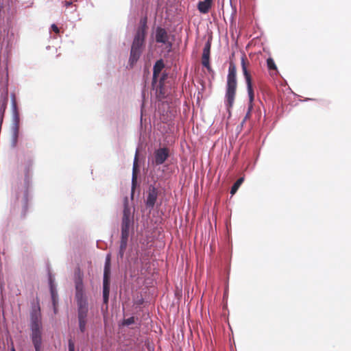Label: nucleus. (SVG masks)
I'll use <instances>...</instances> for the list:
<instances>
[{"instance_id":"f257e3e1","label":"nucleus","mask_w":351,"mask_h":351,"mask_svg":"<svg viewBox=\"0 0 351 351\" xmlns=\"http://www.w3.org/2000/svg\"><path fill=\"white\" fill-rule=\"evenodd\" d=\"M75 299L77 305V319L79 328L81 332H84L86 329L87 315L88 312V304L87 298L84 294L83 285V274L80 268L75 272Z\"/></svg>"},{"instance_id":"f03ea898","label":"nucleus","mask_w":351,"mask_h":351,"mask_svg":"<svg viewBox=\"0 0 351 351\" xmlns=\"http://www.w3.org/2000/svg\"><path fill=\"white\" fill-rule=\"evenodd\" d=\"M30 337L35 351H42L43 323L39 300L32 304L30 312Z\"/></svg>"},{"instance_id":"7ed1b4c3","label":"nucleus","mask_w":351,"mask_h":351,"mask_svg":"<svg viewBox=\"0 0 351 351\" xmlns=\"http://www.w3.org/2000/svg\"><path fill=\"white\" fill-rule=\"evenodd\" d=\"M147 29V18L145 17L141 20L140 25L137 29L132 45L129 60L130 64L131 65H133L134 63H136L141 56L142 47H143L145 43Z\"/></svg>"},{"instance_id":"20e7f679","label":"nucleus","mask_w":351,"mask_h":351,"mask_svg":"<svg viewBox=\"0 0 351 351\" xmlns=\"http://www.w3.org/2000/svg\"><path fill=\"white\" fill-rule=\"evenodd\" d=\"M237 87V68L234 63L233 62H230L228 68L226 92V102L228 111H230V109L234 104Z\"/></svg>"},{"instance_id":"39448f33","label":"nucleus","mask_w":351,"mask_h":351,"mask_svg":"<svg viewBox=\"0 0 351 351\" xmlns=\"http://www.w3.org/2000/svg\"><path fill=\"white\" fill-rule=\"evenodd\" d=\"M248 64H249V62L246 58V56L245 55H243L241 58V67H242V71H243V75L245 77L246 84H247V93H248L249 99H250V106L248 108V111L241 123L242 125L250 117V112H251V110L252 108V103L254 100V90L252 88V77H251L250 72L248 71V70L247 69V65Z\"/></svg>"},{"instance_id":"423d86ee","label":"nucleus","mask_w":351,"mask_h":351,"mask_svg":"<svg viewBox=\"0 0 351 351\" xmlns=\"http://www.w3.org/2000/svg\"><path fill=\"white\" fill-rule=\"evenodd\" d=\"M110 258L107 257V260L104 267V280H103V298L104 302L107 304L108 302L109 293H110Z\"/></svg>"},{"instance_id":"0eeeda50","label":"nucleus","mask_w":351,"mask_h":351,"mask_svg":"<svg viewBox=\"0 0 351 351\" xmlns=\"http://www.w3.org/2000/svg\"><path fill=\"white\" fill-rule=\"evenodd\" d=\"M158 189L154 186L150 185L147 191L145 199V205L147 208L150 209L154 208L158 199Z\"/></svg>"},{"instance_id":"6e6552de","label":"nucleus","mask_w":351,"mask_h":351,"mask_svg":"<svg viewBox=\"0 0 351 351\" xmlns=\"http://www.w3.org/2000/svg\"><path fill=\"white\" fill-rule=\"evenodd\" d=\"M131 223L130 209L127 205H125L121 222V231H130Z\"/></svg>"},{"instance_id":"1a4fd4ad","label":"nucleus","mask_w":351,"mask_h":351,"mask_svg":"<svg viewBox=\"0 0 351 351\" xmlns=\"http://www.w3.org/2000/svg\"><path fill=\"white\" fill-rule=\"evenodd\" d=\"M154 163L160 165L165 162L169 157V149L167 148H160L155 152Z\"/></svg>"},{"instance_id":"9d476101","label":"nucleus","mask_w":351,"mask_h":351,"mask_svg":"<svg viewBox=\"0 0 351 351\" xmlns=\"http://www.w3.org/2000/svg\"><path fill=\"white\" fill-rule=\"evenodd\" d=\"M156 41L158 43L169 44V46L171 47V43L169 42L167 32L160 27H157L156 30Z\"/></svg>"},{"instance_id":"9b49d317","label":"nucleus","mask_w":351,"mask_h":351,"mask_svg":"<svg viewBox=\"0 0 351 351\" xmlns=\"http://www.w3.org/2000/svg\"><path fill=\"white\" fill-rule=\"evenodd\" d=\"M210 47H211V44L209 41H208L206 43V45H204V47L203 49V53H202V64L208 71L210 70V62H209Z\"/></svg>"},{"instance_id":"f8f14e48","label":"nucleus","mask_w":351,"mask_h":351,"mask_svg":"<svg viewBox=\"0 0 351 351\" xmlns=\"http://www.w3.org/2000/svg\"><path fill=\"white\" fill-rule=\"evenodd\" d=\"M165 64L162 60H159L156 61L155 64L154 65L153 69V82L155 83L157 81V78L158 77L161 71L164 68Z\"/></svg>"},{"instance_id":"ddd939ff","label":"nucleus","mask_w":351,"mask_h":351,"mask_svg":"<svg viewBox=\"0 0 351 351\" xmlns=\"http://www.w3.org/2000/svg\"><path fill=\"white\" fill-rule=\"evenodd\" d=\"M212 3L213 0L201 1L197 4V9L199 12L202 14H206L209 12L212 5Z\"/></svg>"},{"instance_id":"4468645a","label":"nucleus","mask_w":351,"mask_h":351,"mask_svg":"<svg viewBox=\"0 0 351 351\" xmlns=\"http://www.w3.org/2000/svg\"><path fill=\"white\" fill-rule=\"evenodd\" d=\"M137 156H138V152H136V154L134 161L133 175H132V190L134 189L136 182V169L137 167V160H138Z\"/></svg>"},{"instance_id":"2eb2a0df","label":"nucleus","mask_w":351,"mask_h":351,"mask_svg":"<svg viewBox=\"0 0 351 351\" xmlns=\"http://www.w3.org/2000/svg\"><path fill=\"white\" fill-rule=\"evenodd\" d=\"M128 246V241H120V247H119V256L121 258H123L125 252Z\"/></svg>"},{"instance_id":"dca6fc26","label":"nucleus","mask_w":351,"mask_h":351,"mask_svg":"<svg viewBox=\"0 0 351 351\" xmlns=\"http://www.w3.org/2000/svg\"><path fill=\"white\" fill-rule=\"evenodd\" d=\"M19 134V127L18 123H16L14 127L13 128V134H12V141H13V145L14 146L17 143Z\"/></svg>"},{"instance_id":"f3484780","label":"nucleus","mask_w":351,"mask_h":351,"mask_svg":"<svg viewBox=\"0 0 351 351\" xmlns=\"http://www.w3.org/2000/svg\"><path fill=\"white\" fill-rule=\"evenodd\" d=\"M243 181V178H240L236 181V182L232 185L231 188L230 193L232 195H234L237 191L238 189L239 188V186H241Z\"/></svg>"},{"instance_id":"a211bd4d","label":"nucleus","mask_w":351,"mask_h":351,"mask_svg":"<svg viewBox=\"0 0 351 351\" xmlns=\"http://www.w3.org/2000/svg\"><path fill=\"white\" fill-rule=\"evenodd\" d=\"M267 66L268 69L270 70V71L271 70H273V71H277L276 65V64L274 62V60L271 58H267Z\"/></svg>"},{"instance_id":"6ab92c4d","label":"nucleus","mask_w":351,"mask_h":351,"mask_svg":"<svg viewBox=\"0 0 351 351\" xmlns=\"http://www.w3.org/2000/svg\"><path fill=\"white\" fill-rule=\"evenodd\" d=\"M129 232L130 231H121V240L128 241L129 238Z\"/></svg>"},{"instance_id":"aec40b11","label":"nucleus","mask_w":351,"mask_h":351,"mask_svg":"<svg viewBox=\"0 0 351 351\" xmlns=\"http://www.w3.org/2000/svg\"><path fill=\"white\" fill-rule=\"evenodd\" d=\"M134 322H135L134 317H129L128 319H124L123 324L125 325V326H129V325H131V324H134Z\"/></svg>"},{"instance_id":"412c9836","label":"nucleus","mask_w":351,"mask_h":351,"mask_svg":"<svg viewBox=\"0 0 351 351\" xmlns=\"http://www.w3.org/2000/svg\"><path fill=\"white\" fill-rule=\"evenodd\" d=\"M12 107H13L15 118H16V119H19V117H18L19 115H18V112H17L16 104V101H15L14 99L12 101Z\"/></svg>"},{"instance_id":"4be33fe9","label":"nucleus","mask_w":351,"mask_h":351,"mask_svg":"<svg viewBox=\"0 0 351 351\" xmlns=\"http://www.w3.org/2000/svg\"><path fill=\"white\" fill-rule=\"evenodd\" d=\"M69 351H75V344L72 339L69 340Z\"/></svg>"},{"instance_id":"5701e85b","label":"nucleus","mask_w":351,"mask_h":351,"mask_svg":"<svg viewBox=\"0 0 351 351\" xmlns=\"http://www.w3.org/2000/svg\"><path fill=\"white\" fill-rule=\"evenodd\" d=\"M63 4L66 8H69V6L73 5V2L69 1H65L63 2Z\"/></svg>"},{"instance_id":"b1692460","label":"nucleus","mask_w":351,"mask_h":351,"mask_svg":"<svg viewBox=\"0 0 351 351\" xmlns=\"http://www.w3.org/2000/svg\"><path fill=\"white\" fill-rule=\"evenodd\" d=\"M51 29H53V32H55L56 33H59V28L58 27V26L55 24H53L51 25Z\"/></svg>"},{"instance_id":"393cba45","label":"nucleus","mask_w":351,"mask_h":351,"mask_svg":"<svg viewBox=\"0 0 351 351\" xmlns=\"http://www.w3.org/2000/svg\"><path fill=\"white\" fill-rule=\"evenodd\" d=\"M51 296H52L53 303L55 304V295H55L54 291L52 287L51 288Z\"/></svg>"},{"instance_id":"a878e982","label":"nucleus","mask_w":351,"mask_h":351,"mask_svg":"<svg viewBox=\"0 0 351 351\" xmlns=\"http://www.w3.org/2000/svg\"><path fill=\"white\" fill-rule=\"evenodd\" d=\"M12 351H16L14 348H12Z\"/></svg>"}]
</instances>
